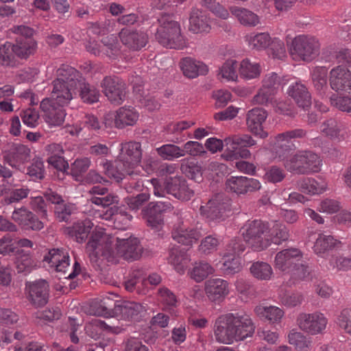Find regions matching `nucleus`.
<instances>
[{"label": "nucleus", "instance_id": "obj_6", "mask_svg": "<svg viewBox=\"0 0 351 351\" xmlns=\"http://www.w3.org/2000/svg\"><path fill=\"white\" fill-rule=\"evenodd\" d=\"M158 27L155 34L158 42L167 48L181 49L185 41L181 34L180 25L169 15H162L158 19Z\"/></svg>", "mask_w": 351, "mask_h": 351}, {"label": "nucleus", "instance_id": "obj_53", "mask_svg": "<svg viewBox=\"0 0 351 351\" xmlns=\"http://www.w3.org/2000/svg\"><path fill=\"white\" fill-rule=\"evenodd\" d=\"M268 237L270 244L280 245L283 241L288 240L289 231L287 226L281 223H275L271 228L269 227Z\"/></svg>", "mask_w": 351, "mask_h": 351}, {"label": "nucleus", "instance_id": "obj_37", "mask_svg": "<svg viewBox=\"0 0 351 351\" xmlns=\"http://www.w3.org/2000/svg\"><path fill=\"white\" fill-rule=\"evenodd\" d=\"M190 260V256L186 251L178 247H174L170 250L168 261L180 274L184 273Z\"/></svg>", "mask_w": 351, "mask_h": 351}, {"label": "nucleus", "instance_id": "obj_7", "mask_svg": "<svg viewBox=\"0 0 351 351\" xmlns=\"http://www.w3.org/2000/svg\"><path fill=\"white\" fill-rule=\"evenodd\" d=\"M335 58L337 63L351 68V51L349 49H341L336 52ZM329 84L333 90L351 95V72L343 65L334 67L330 71Z\"/></svg>", "mask_w": 351, "mask_h": 351}, {"label": "nucleus", "instance_id": "obj_15", "mask_svg": "<svg viewBox=\"0 0 351 351\" xmlns=\"http://www.w3.org/2000/svg\"><path fill=\"white\" fill-rule=\"evenodd\" d=\"M30 149L21 143H12L3 152V158L5 163L20 171L25 169L24 165L29 160Z\"/></svg>", "mask_w": 351, "mask_h": 351}, {"label": "nucleus", "instance_id": "obj_21", "mask_svg": "<svg viewBox=\"0 0 351 351\" xmlns=\"http://www.w3.org/2000/svg\"><path fill=\"white\" fill-rule=\"evenodd\" d=\"M43 261L57 272L66 274L70 266V258L66 249L53 248L44 256Z\"/></svg>", "mask_w": 351, "mask_h": 351}, {"label": "nucleus", "instance_id": "obj_8", "mask_svg": "<svg viewBox=\"0 0 351 351\" xmlns=\"http://www.w3.org/2000/svg\"><path fill=\"white\" fill-rule=\"evenodd\" d=\"M152 184L154 195L156 197H165L166 194H169L178 199L188 201L193 195V190L189 189L186 180L180 176L167 177L162 183L153 179Z\"/></svg>", "mask_w": 351, "mask_h": 351}, {"label": "nucleus", "instance_id": "obj_55", "mask_svg": "<svg viewBox=\"0 0 351 351\" xmlns=\"http://www.w3.org/2000/svg\"><path fill=\"white\" fill-rule=\"evenodd\" d=\"M252 276L261 280H269L273 276V269L269 264L257 261L250 267Z\"/></svg>", "mask_w": 351, "mask_h": 351}, {"label": "nucleus", "instance_id": "obj_27", "mask_svg": "<svg viewBox=\"0 0 351 351\" xmlns=\"http://www.w3.org/2000/svg\"><path fill=\"white\" fill-rule=\"evenodd\" d=\"M29 299L36 306L46 304L49 298V287L45 280H39L29 284L27 287Z\"/></svg>", "mask_w": 351, "mask_h": 351}, {"label": "nucleus", "instance_id": "obj_28", "mask_svg": "<svg viewBox=\"0 0 351 351\" xmlns=\"http://www.w3.org/2000/svg\"><path fill=\"white\" fill-rule=\"evenodd\" d=\"M320 131L323 135L336 142L344 141L348 131L346 125L335 119H329L320 125Z\"/></svg>", "mask_w": 351, "mask_h": 351}, {"label": "nucleus", "instance_id": "obj_13", "mask_svg": "<svg viewBox=\"0 0 351 351\" xmlns=\"http://www.w3.org/2000/svg\"><path fill=\"white\" fill-rule=\"evenodd\" d=\"M12 30L18 35L14 44V55L21 58H27L36 50V43L32 37L34 30L23 25L14 26Z\"/></svg>", "mask_w": 351, "mask_h": 351}, {"label": "nucleus", "instance_id": "obj_64", "mask_svg": "<svg viewBox=\"0 0 351 351\" xmlns=\"http://www.w3.org/2000/svg\"><path fill=\"white\" fill-rule=\"evenodd\" d=\"M195 124L192 121H179L169 123L165 128V131L169 134L178 136L180 135L184 130L190 128Z\"/></svg>", "mask_w": 351, "mask_h": 351}, {"label": "nucleus", "instance_id": "obj_25", "mask_svg": "<svg viewBox=\"0 0 351 351\" xmlns=\"http://www.w3.org/2000/svg\"><path fill=\"white\" fill-rule=\"evenodd\" d=\"M130 169H134L141 162L142 157L141 145L138 142H126L120 145L118 156Z\"/></svg>", "mask_w": 351, "mask_h": 351}, {"label": "nucleus", "instance_id": "obj_32", "mask_svg": "<svg viewBox=\"0 0 351 351\" xmlns=\"http://www.w3.org/2000/svg\"><path fill=\"white\" fill-rule=\"evenodd\" d=\"M112 118H114V126L123 129L135 125L138 120L139 113L134 107L125 106L119 108Z\"/></svg>", "mask_w": 351, "mask_h": 351}, {"label": "nucleus", "instance_id": "obj_50", "mask_svg": "<svg viewBox=\"0 0 351 351\" xmlns=\"http://www.w3.org/2000/svg\"><path fill=\"white\" fill-rule=\"evenodd\" d=\"M93 223L89 220L77 222L69 229V234L77 242L82 243L87 238Z\"/></svg>", "mask_w": 351, "mask_h": 351}, {"label": "nucleus", "instance_id": "obj_26", "mask_svg": "<svg viewBox=\"0 0 351 351\" xmlns=\"http://www.w3.org/2000/svg\"><path fill=\"white\" fill-rule=\"evenodd\" d=\"M12 219L25 229L40 230L44 227L43 223L24 206L15 208Z\"/></svg>", "mask_w": 351, "mask_h": 351}, {"label": "nucleus", "instance_id": "obj_10", "mask_svg": "<svg viewBox=\"0 0 351 351\" xmlns=\"http://www.w3.org/2000/svg\"><path fill=\"white\" fill-rule=\"evenodd\" d=\"M245 242L254 250L263 251L270 245L269 226L261 220L248 221L241 229Z\"/></svg>", "mask_w": 351, "mask_h": 351}, {"label": "nucleus", "instance_id": "obj_30", "mask_svg": "<svg viewBox=\"0 0 351 351\" xmlns=\"http://www.w3.org/2000/svg\"><path fill=\"white\" fill-rule=\"evenodd\" d=\"M179 65L183 75L189 79L196 78L199 75H205L208 72V68L206 64L191 57L181 59Z\"/></svg>", "mask_w": 351, "mask_h": 351}, {"label": "nucleus", "instance_id": "obj_33", "mask_svg": "<svg viewBox=\"0 0 351 351\" xmlns=\"http://www.w3.org/2000/svg\"><path fill=\"white\" fill-rule=\"evenodd\" d=\"M100 166L102 167L103 172L108 177L114 178L117 182L123 180L126 173H130V168L119 157L114 162L103 159L100 162Z\"/></svg>", "mask_w": 351, "mask_h": 351}, {"label": "nucleus", "instance_id": "obj_19", "mask_svg": "<svg viewBox=\"0 0 351 351\" xmlns=\"http://www.w3.org/2000/svg\"><path fill=\"white\" fill-rule=\"evenodd\" d=\"M226 189L237 195L257 191L261 183L257 179L245 176H231L226 182Z\"/></svg>", "mask_w": 351, "mask_h": 351}, {"label": "nucleus", "instance_id": "obj_63", "mask_svg": "<svg viewBox=\"0 0 351 351\" xmlns=\"http://www.w3.org/2000/svg\"><path fill=\"white\" fill-rule=\"evenodd\" d=\"M245 241L241 239H234L230 241L226 248L223 257H237L245 250Z\"/></svg>", "mask_w": 351, "mask_h": 351}, {"label": "nucleus", "instance_id": "obj_40", "mask_svg": "<svg viewBox=\"0 0 351 351\" xmlns=\"http://www.w3.org/2000/svg\"><path fill=\"white\" fill-rule=\"evenodd\" d=\"M85 330L88 336L93 339H97L102 331L117 334L119 333V328L112 327L101 319H93L85 326Z\"/></svg>", "mask_w": 351, "mask_h": 351}, {"label": "nucleus", "instance_id": "obj_1", "mask_svg": "<svg viewBox=\"0 0 351 351\" xmlns=\"http://www.w3.org/2000/svg\"><path fill=\"white\" fill-rule=\"evenodd\" d=\"M86 249L92 261L101 259L110 263L117 262L119 257L128 261L136 260L142 253V247L137 238L119 239L97 228L91 234Z\"/></svg>", "mask_w": 351, "mask_h": 351}, {"label": "nucleus", "instance_id": "obj_61", "mask_svg": "<svg viewBox=\"0 0 351 351\" xmlns=\"http://www.w3.org/2000/svg\"><path fill=\"white\" fill-rule=\"evenodd\" d=\"M27 171V174L32 180H37L43 179L45 173L43 161L40 158H34Z\"/></svg>", "mask_w": 351, "mask_h": 351}, {"label": "nucleus", "instance_id": "obj_29", "mask_svg": "<svg viewBox=\"0 0 351 351\" xmlns=\"http://www.w3.org/2000/svg\"><path fill=\"white\" fill-rule=\"evenodd\" d=\"M205 293L213 302L221 301L229 294V283L221 278H213L205 282Z\"/></svg>", "mask_w": 351, "mask_h": 351}, {"label": "nucleus", "instance_id": "obj_44", "mask_svg": "<svg viewBox=\"0 0 351 351\" xmlns=\"http://www.w3.org/2000/svg\"><path fill=\"white\" fill-rule=\"evenodd\" d=\"M98 217L106 220H113L115 227L118 229H125L132 219V216L126 212L112 214L108 210L106 212L98 211Z\"/></svg>", "mask_w": 351, "mask_h": 351}, {"label": "nucleus", "instance_id": "obj_35", "mask_svg": "<svg viewBox=\"0 0 351 351\" xmlns=\"http://www.w3.org/2000/svg\"><path fill=\"white\" fill-rule=\"evenodd\" d=\"M76 91L79 93L82 100L84 102L93 104L99 100V92L93 86L86 83L85 79L78 72L76 77Z\"/></svg>", "mask_w": 351, "mask_h": 351}, {"label": "nucleus", "instance_id": "obj_31", "mask_svg": "<svg viewBox=\"0 0 351 351\" xmlns=\"http://www.w3.org/2000/svg\"><path fill=\"white\" fill-rule=\"evenodd\" d=\"M125 288L130 292H136L140 295H145L149 291L147 286V280L144 276V271L141 269L133 270L124 283Z\"/></svg>", "mask_w": 351, "mask_h": 351}, {"label": "nucleus", "instance_id": "obj_3", "mask_svg": "<svg viewBox=\"0 0 351 351\" xmlns=\"http://www.w3.org/2000/svg\"><path fill=\"white\" fill-rule=\"evenodd\" d=\"M274 265L284 275H289L293 284L313 279L311 269L303 260V254L298 248L290 247L278 252Z\"/></svg>", "mask_w": 351, "mask_h": 351}, {"label": "nucleus", "instance_id": "obj_12", "mask_svg": "<svg viewBox=\"0 0 351 351\" xmlns=\"http://www.w3.org/2000/svg\"><path fill=\"white\" fill-rule=\"evenodd\" d=\"M281 85L282 79L277 73L266 74L263 78L262 86L254 97V103L267 106L274 105L276 95Z\"/></svg>", "mask_w": 351, "mask_h": 351}, {"label": "nucleus", "instance_id": "obj_36", "mask_svg": "<svg viewBox=\"0 0 351 351\" xmlns=\"http://www.w3.org/2000/svg\"><path fill=\"white\" fill-rule=\"evenodd\" d=\"M299 107L304 109L308 108L311 104V97L306 87L300 82L291 84L287 91Z\"/></svg>", "mask_w": 351, "mask_h": 351}, {"label": "nucleus", "instance_id": "obj_49", "mask_svg": "<svg viewBox=\"0 0 351 351\" xmlns=\"http://www.w3.org/2000/svg\"><path fill=\"white\" fill-rule=\"evenodd\" d=\"M239 72L243 78L252 80L261 75V67L259 63L252 62L249 58H245L240 63Z\"/></svg>", "mask_w": 351, "mask_h": 351}, {"label": "nucleus", "instance_id": "obj_46", "mask_svg": "<svg viewBox=\"0 0 351 351\" xmlns=\"http://www.w3.org/2000/svg\"><path fill=\"white\" fill-rule=\"evenodd\" d=\"M232 14L237 20L244 26L255 27L260 23L259 16L252 11L243 8H234Z\"/></svg>", "mask_w": 351, "mask_h": 351}, {"label": "nucleus", "instance_id": "obj_23", "mask_svg": "<svg viewBox=\"0 0 351 351\" xmlns=\"http://www.w3.org/2000/svg\"><path fill=\"white\" fill-rule=\"evenodd\" d=\"M267 117V111L261 108H254L246 114V125L248 130L255 136L265 138L268 133L263 130V123Z\"/></svg>", "mask_w": 351, "mask_h": 351}, {"label": "nucleus", "instance_id": "obj_5", "mask_svg": "<svg viewBox=\"0 0 351 351\" xmlns=\"http://www.w3.org/2000/svg\"><path fill=\"white\" fill-rule=\"evenodd\" d=\"M204 231L188 211L181 213L178 222L174 225L171 232L173 239L184 245L191 246L203 235Z\"/></svg>", "mask_w": 351, "mask_h": 351}, {"label": "nucleus", "instance_id": "obj_4", "mask_svg": "<svg viewBox=\"0 0 351 351\" xmlns=\"http://www.w3.org/2000/svg\"><path fill=\"white\" fill-rule=\"evenodd\" d=\"M78 71L73 67L62 64L56 71V78L52 82L49 97L60 106H68L77 96L76 77Z\"/></svg>", "mask_w": 351, "mask_h": 351}, {"label": "nucleus", "instance_id": "obj_43", "mask_svg": "<svg viewBox=\"0 0 351 351\" xmlns=\"http://www.w3.org/2000/svg\"><path fill=\"white\" fill-rule=\"evenodd\" d=\"M181 171L189 179L199 182L202 179V167L195 160L184 158L180 162Z\"/></svg>", "mask_w": 351, "mask_h": 351}, {"label": "nucleus", "instance_id": "obj_22", "mask_svg": "<svg viewBox=\"0 0 351 351\" xmlns=\"http://www.w3.org/2000/svg\"><path fill=\"white\" fill-rule=\"evenodd\" d=\"M119 37L123 45L134 51L141 50L148 40L147 35L145 32L128 27H124L120 31Z\"/></svg>", "mask_w": 351, "mask_h": 351}, {"label": "nucleus", "instance_id": "obj_51", "mask_svg": "<svg viewBox=\"0 0 351 351\" xmlns=\"http://www.w3.org/2000/svg\"><path fill=\"white\" fill-rule=\"evenodd\" d=\"M133 169H130V173H126L123 179L124 188L129 193L141 191L144 187L142 178Z\"/></svg>", "mask_w": 351, "mask_h": 351}, {"label": "nucleus", "instance_id": "obj_2", "mask_svg": "<svg viewBox=\"0 0 351 351\" xmlns=\"http://www.w3.org/2000/svg\"><path fill=\"white\" fill-rule=\"evenodd\" d=\"M255 325L245 312L229 313L219 316L215 322L214 337L219 343L230 345L253 335Z\"/></svg>", "mask_w": 351, "mask_h": 351}, {"label": "nucleus", "instance_id": "obj_41", "mask_svg": "<svg viewBox=\"0 0 351 351\" xmlns=\"http://www.w3.org/2000/svg\"><path fill=\"white\" fill-rule=\"evenodd\" d=\"M300 190L309 195L319 194L325 191L326 183L324 180L318 182L313 178H304L298 182Z\"/></svg>", "mask_w": 351, "mask_h": 351}, {"label": "nucleus", "instance_id": "obj_57", "mask_svg": "<svg viewBox=\"0 0 351 351\" xmlns=\"http://www.w3.org/2000/svg\"><path fill=\"white\" fill-rule=\"evenodd\" d=\"M158 154L164 160H173L184 156L182 149L174 144H165L156 149Z\"/></svg>", "mask_w": 351, "mask_h": 351}, {"label": "nucleus", "instance_id": "obj_39", "mask_svg": "<svg viewBox=\"0 0 351 351\" xmlns=\"http://www.w3.org/2000/svg\"><path fill=\"white\" fill-rule=\"evenodd\" d=\"M215 269L209 263L199 261L193 264V267L189 271V275L196 282H201L210 275H213Z\"/></svg>", "mask_w": 351, "mask_h": 351}, {"label": "nucleus", "instance_id": "obj_34", "mask_svg": "<svg viewBox=\"0 0 351 351\" xmlns=\"http://www.w3.org/2000/svg\"><path fill=\"white\" fill-rule=\"evenodd\" d=\"M89 193L93 195L90 199V202L97 206H101L103 208L119 201L118 196L108 193V189L100 185L93 186Z\"/></svg>", "mask_w": 351, "mask_h": 351}, {"label": "nucleus", "instance_id": "obj_16", "mask_svg": "<svg viewBox=\"0 0 351 351\" xmlns=\"http://www.w3.org/2000/svg\"><path fill=\"white\" fill-rule=\"evenodd\" d=\"M297 324L302 331L315 335L322 333L326 329L328 319L320 312L302 313L297 318Z\"/></svg>", "mask_w": 351, "mask_h": 351}, {"label": "nucleus", "instance_id": "obj_56", "mask_svg": "<svg viewBox=\"0 0 351 351\" xmlns=\"http://www.w3.org/2000/svg\"><path fill=\"white\" fill-rule=\"evenodd\" d=\"M328 71L324 66H317L311 72L312 81L315 88L322 94L327 88L326 77Z\"/></svg>", "mask_w": 351, "mask_h": 351}, {"label": "nucleus", "instance_id": "obj_20", "mask_svg": "<svg viewBox=\"0 0 351 351\" xmlns=\"http://www.w3.org/2000/svg\"><path fill=\"white\" fill-rule=\"evenodd\" d=\"M101 86L105 95L111 103L121 104L125 97V84L117 77H106Z\"/></svg>", "mask_w": 351, "mask_h": 351}, {"label": "nucleus", "instance_id": "obj_62", "mask_svg": "<svg viewBox=\"0 0 351 351\" xmlns=\"http://www.w3.org/2000/svg\"><path fill=\"white\" fill-rule=\"evenodd\" d=\"M220 243L219 239L213 235H208L204 238L199 245V251L205 255H208L215 252Z\"/></svg>", "mask_w": 351, "mask_h": 351}, {"label": "nucleus", "instance_id": "obj_18", "mask_svg": "<svg viewBox=\"0 0 351 351\" xmlns=\"http://www.w3.org/2000/svg\"><path fill=\"white\" fill-rule=\"evenodd\" d=\"M64 106L56 104L50 98L43 99L40 102V108L45 121L51 127L62 125L66 116Z\"/></svg>", "mask_w": 351, "mask_h": 351}, {"label": "nucleus", "instance_id": "obj_14", "mask_svg": "<svg viewBox=\"0 0 351 351\" xmlns=\"http://www.w3.org/2000/svg\"><path fill=\"white\" fill-rule=\"evenodd\" d=\"M305 135L306 131L302 129H295L278 134L275 137L273 146L276 158L280 161L285 160L289 156V152L295 147L293 140L303 138Z\"/></svg>", "mask_w": 351, "mask_h": 351}, {"label": "nucleus", "instance_id": "obj_24", "mask_svg": "<svg viewBox=\"0 0 351 351\" xmlns=\"http://www.w3.org/2000/svg\"><path fill=\"white\" fill-rule=\"evenodd\" d=\"M189 20V29L194 34L208 33L211 29L209 14L206 10L193 8Z\"/></svg>", "mask_w": 351, "mask_h": 351}, {"label": "nucleus", "instance_id": "obj_17", "mask_svg": "<svg viewBox=\"0 0 351 351\" xmlns=\"http://www.w3.org/2000/svg\"><path fill=\"white\" fill-rule=\"evenodd\" d=\"M200 213L210 221L223 219L230 212L228 199L224 200L223 195L218 194L199 208Z\"/></svg>", "mask_w": 351, "mask_h": 351}, {"label": "nucleus", "instance_id": "obj_38", "mask_svg": "<svg viewBox=\"0 0 351 351\" xmlns=\"http://www.w3.org/2000/svg\"><path fill=\"white\" fill-rule=\"evenodd\" d=\"M145 311L144 306L135 302H124L117 308L121 319L125 320H136Z\"/></svg>", "mask_w": 351, "mask_h": 351}, {"label": "nucleus", "instance_id": "obj_60", "mask_svg": "<svg viewBox=\"0 0 351 351\" xmlns=\"http://www.w3.org/2000/svg\"><path fill=\"white\" fill-rule=\"evenodd\" d=\"M237 67L236 60H228L220 69L219 75L228 81H235L238 77Z\"/></svg>", "mask_w": 351, "mask_h": 351}, {"label": "nucleus", "instance_id": "obj_48", "mask_svg": "<svg viewBox=\"0 0 351 351\" xmlns=\"http://www.w3.org/2000/svg\"><path fill=\"white\" fill-rule=\"evenodd\" d=\"M256 141L249 134L232 135L225 138V148L250 147L255 145Z\"/></svg>", "mask_w": 351, "mask_h": 351}, {"label": "nucleus", "instance_id": "obj_47", "mask_svg": "<svg viewBox=\"0 0 351 351\" xmlns=\"http://www.w3.org/2000/svg\"><path fill=\"white\" fill-rule=\"evenodd\" d=\"M340 243L332 236L320 233L315 242L313 250L317 254L322 255L333 247H338Z\"/></svg>", "mask_w": 351, "mask_h": 351}, {"label": "nucleus", "instance_id": "obj_42", "mask_svg": "<svg viewBox=\"0 0 351 351\" xmlns=\"http://www.w3.org/2000/svg\"><path fill=\"white\" fill-rule=\"evenodd\" d=\"M254 312L261 319H265L272 323L280 322L284 316V311L276 306L258 305L254 308Z\"/></svg>", "mask_w": 351, "mask_h": 351}, {"label": "nucleus", "instance_id": "obj_11", "mask_svg": "<svg viewBox=\"0 0 351 351\" xmlns=\"http://www.w3.org/2000/svg\"><path fill=\"white\" fill-rule=\"evenodd\" d=\"M319 49L320 44L316 38L303 34L292 40L289 51L294 60L311 62L318 56Z\"/></svg>", "mask_w": 351, "mask_h": 351}, {"label": "nucleus", "instance_id": "obj_58", "mask_svg": "<svg viewBox=\"0 0 351 351\" xmlns=\"http://www.w3.org/2000/svg\"><path fill=\"white\" fill-rule=\"evenodd\" d=\"M224 261L220 269L225 276H232L241 269V263L239 257H223Z\"/></svg>", "mask_w": 351, "mask_h": 351}, {"label": "nucleus", "instance_id": "obj_59", "mask_svg": "<svg viewBox=\"0 0 351 351\" xmlns=\"http://www.w3.org/2000/svg\"><path fill=\"white\" fill-rule=\"evenodd\" d=\"M90 165V160L88 158L76 159L71 166V175L75 178V180H80Z\"/></svg>", "mask_w": 351, "mask_h": 351}, {"label": "nucleus", "instance_id": "obj_52", "mask_svg": "<svg viewBox=\"0 0 351 351\" xmlns=\"http://www.w3.org/2000/svg\"><path fill=\"white\" fill-rule=\"evenodd\" d=\"M271 40L267 33H251L245 36V41L249 47L256 50L266 49L269 45Z\"/></svg>", "mask_w": 351, "mask_h": 351}, {"label": "nucleus", "instance_id": "obj_45", "mask_svg": "<svg viewBox=\"0 0 351 351\" xmlns=\"http://www.w3.org/2000/svg\"><path fill=\"white\" fill-rule=\"evenodd\" d=\"M287 339L289 344L293 346L297 351H309L312 347L311 338L295 330L289 332Z\"/></svg>", "mask_w": 351, "mask_h": 351}, {"label": "nucleus", "instance_id": "obj_54", "mask_svg": "<svg viewBox=\"0 0 351 351\" xmlns=\"http://www.w3.org/2000/svg\"><path fill=\"white\" fill-rule=\"evenodd\" d=\"M102 49H104L106 56L114 59L120 53V46L117 38L114 34H110L104 37L101 40Z\"/></svg>", "mask_w": 351, "mask_h": 351}, {"label": "nucleus", "instance_id": "obj_9", "mask_svg": "<svg viewBox=\"0 0 351 351\" xmlns=\"http://www.w3.org/2000/svg\"><path fill=\"white\" fill-rule=\"evenodd\" d=\"M283 162L285 168L296 174H309L320 171L322 160L311 151H298L287 157Z\"/></svg>", "mask_w": 351, "mask_h": 351}]
</instances>
